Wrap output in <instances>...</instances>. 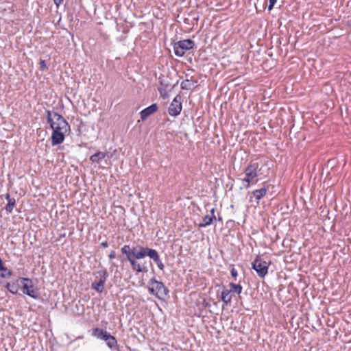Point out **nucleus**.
<instances>
[{
	"label": "nucleus",
	"mask_w": 351,
	"mask_h": 351,
	"mask_svg": "<svg viewBox=\"0 0 351 351\" xmlns=\"http://www.w3.org/2000/svg\"><path fill=\"white\" fill-rule=\"evenodd\" d=\"M277 0H269V5L268 6V10H271L274 8V4L276 3Z\"/></svg>",
	"instance_id": "obj_24"
},
{
	"label": "nucleus",
	"mask_w": 351,
	"mask_h": 351,
	"mask_svg": "<svg viewBox=\"0 0 351 351\" xmlns=\"http://www.w3.org/2000/svg\"><path fill=\"white\" fill-rule=\"evenodd\" d=\"M19 280H21L23 284L22 290L23 293L34 299L38 298L37 291L33 289V282L31 279L27 278H19Z\"/></svg>",
	"instance_id": "obj_7"
},
{
	"label": "nucleus",
	"mask_w": 351,
	"mask_h": 351,
	"mask_svg": "<svg viewBox=\"0 0 351 351\" xmlns=\"http://www.w3.org/2000/svg\"><path fill=\"white\" fill-rule=\"evenodd\" d=\"M231 292H232V290H228L226 287L223 288L221 294V299L223 302L224 304H228L231 302V300H232Z\"/></svg>",
	"instance_id": "obj_14"
},
{
	"label": "nucleus",
	"mask_w": 351,
	"mask_h": 351,
	"mask_svg": "<svg viewBox=\"0 0 351 351\" xmlns=\"http://www.w3.org/2000/svg\"><path fill=\"white\" fill-rule=\"evenodd\" d=\"M101 245L103 247H107L108 246V242L107 241H104V242H102L101 243Z\"/></svg>",
	"instance_id": "obj_29"
},
{
	"label": "nucleus",
	"mask_w": 351,
	"mask_h": 351,
	"mask_svg": "<svg viewBox=\"0 0 351 351\" xmlns=\"http://www.w3.org/2000/svg\"><path fill=\"white\" fill-rule=\"evenodd\" d=\"M40 68L41 70L46 69V63L45 60H41L39 62Z\"/></svg>",
	"instance_id": "obj_25"
},
{
	"label": "nucleus",
	"mask_w": 351,
	"mask_h": 351,
	"mask_svg": "<svg viewBox=\"0 0 351 351\" xmlns=\"http://www.w3.org/2000/svg\"><path fill=\"white\" fill-rule=\"evenodd\" d=\"M261 169L258 162L251 161L247 166L244 170L245 178L241 180L246 189L249 188L250 183L253 182L255 178L258 176Z\"/></svg>",
	"instance_id": "obj_4"
},
{
	"label": "nucleus",
	"mask_w": 351,
	"mask_h": 351,
	"mask_svg": "<svg viewBox=\"0 0 351 351\" xmlns=\"http://www.w3.org/2000/svg\"><path fill=\"white\" fill-rule=\"evenodd\" d=\"M268 263L265 261H262L260 258H256L252 263V267L254 269L258 276L264 278L268 272Z\"/></svg>",
	"instance_id": "obj_8"
},
{
	"label": "nucleus",
	"mask_w": 351,
	"mask_h": 351,
	"mask_svg": "<svg viewBox=\"0 0 351 351\" xmlns=\"http://www.w3.org/2000/svg\"><path fill=\"white\" fill-rule=\"evenodd\" d=\"M19 281H21V280H19V278L17 280L14 282H8L6 285V288L10 293L13 294H16L20 287Z\"/></svg>",
	"instance_id": "obj_16"
},
{
	"label": "nucleus",
	"mask_w": 351,
	"mask_h": 351,
	"mask_svg": "<svg viewBox=\"0 0 351 351\" xmlns=\"http://www.w3.org/2000/svg\"><path fill=\"white\" fill-rule=\"evenodd\" d=\"M106 156V153L97 152L90 157V160L93 162L99 163V162L104 159Z\"/></svg>",
	"instance_id": "obj_19"
},
{
	"label": "nucleus",
	"mask_w": 351,
	"mask_h": 351,
	"mask_svg": "<svg viewBox=\"0 0 351 351\" xmlns=\"http://www.w3.org/2000/svg\"><path fill=\"white\" fill-rule=\"evenodd\" d=\"M97 274L98 276H97L96 278H99V280L93 282L91 284V288L101 293L104 291V284L108 276V274L106 270L99 271Z\"/></svg>",
	"instance_id": "obj_6"
},
{
	"label": "nucleus",
	"mask_w": 351,
	"mask_h": 351,
	"mask_svg": "<svg viewBox=\"0 0 351 351\" xmlns=\"http://www.w3.org/2000/svg\"><path fill=\"white\" fill-rule=\"evenodd\" d=\"M159 81L160 86H158V90L161 97H166L168 96V90H171L174 85L170 82V80L168 76L162 75L160 77Z\"/></svg>",
	"instance_id": "obj_9"
},
{
	"label": "nucleus",
	"mask_w": 351,
	"mask_h": 351,
	"mask_svg": "<svg viewBox=\"0 0 351 351\" xmlns=\"http://www.w3.org/2000/svg\"><path fill=\"white\" fill-rule=\"evenodd\" d=\"M116 257V252L114 251H111L109 254L110 259H113Z\"/></svg>",
	"instance_id": "obj_27"
},
{
	"label": "nucleus",
	"mask_w": 351,
	"mask_h": 351,
	"mask_svg": "<svg viewBox=\"0 0 351 351\" xmlns=\"http://www.w3.org/2000/svg\"><path fill=\"white\" fill-rule=\"evenodd\" d=\"M15 205H16V200L13 197L12 199H9V201H8V204L6 205L5 209L7 212L12 213Z\"/></svg>",
	"instance_id": "obj_22"
},
{
	"label": "nucleus",
	"mask_w": 351,
	"mask_h": 351,
	"mask_svg": "<svg viewBox=\"0 0 351 351\" xmlns=\"http://www.w3.org/2000/svg\"><path fill=\"white\" fill-rule=\"evenodd\" d=\"M1 271L5 272V273L3 272L1 274V276L3 278L8 277V276H11V274H12V271L3 266V261L0 258V271Z\"/></svg>",
	"instance_id": "obj_21"
},
{
	"label": "nucleus",
	"mask_w": 351,
	"mask_h": 351,
	"mask_svg": "<svg viewBox=\"0 0 351 351\" xmlns=\"http://www.w3.org/2000/svg\"><path fill=\"white\" fill-rule=\"evenodd\" d=\"M195 46V43L191 39L180 40L173 45L175 55L178 57H182L185 51L191 49Z\"/></svg>",
	"instance_id": "obj_5"
},
{
	"label": "nucleus",
	"mask_w": 351,
	"mask_h": 351,
	"mask_svg": "<svg viewBox=\"0 0 351 351\" xmlns=\"http://www.w3.org/2000/svg\"><path fill=\"white\" fill-rule=\"evenodd\" d=\"M230 273H231L232 276L234 278H236L238 275L237 271L234 267L232 268Z\"/></svg>",
	"instance_id": "obj_26"
},
{
	"label": "nucleus",
	"mask_w": 351,
	"mask_h": 351,
	"mask_svg": "<svg viewBox=\"0 0 351 351\" xmlns=\"http://www.w3.org/2000/svg\"><path fill=\"white\" fill-rule=\"evenodd\" d=\"M47 114V122L53 130L51 134L52 145H57L62 143L65 138V134L70 131V125L66 119L58 112L46 111Z\"/></svg>",
	"instance_id": "obj_1"
},
{
	"label": "nucleus",
	"mask_w": 351,
	"mask_h": 351,
	"mask_svg": "<svg viewBox=\"0 0 351 351\" xmlns=\"http://www.w3.org/2000/svg\"><path fill=\"white\" fill-rule=\"evenodd\" d=\"M215 219H216V217L215 215V209L212 208L210 210V214H208L202 218V222L199 224V226L206 227L207 226H209L213 223V220Z\"/></svg>",
	"instance_id": "obj_13"
},
{
	"label": "nucleus",
	"mask_w": 351,
	"mask_h": 351,
	"mask_svg": "<svg viewBox=\"0 0 351 351\" xmlns=\"http://www.w3.org/2000/svg\"><path fill=\"white\" fill-rule=\"evenodd\" d=\"M151 249L152 248L143 247L140 245H135L132 246L125 245L121 247V251L126 256L128 261L131 265L132 270L137 273H147L148 271V268L145 263L141 264L138 263L136 259H141L147 256L149 254L147 252Z\"/></svg>",
	"instance_id": "obj_2"
},
{
	"label": "nucleus",
	"mask_w": 351,
	"mask_h": 351,
	"mask_svg": "<svg viewBox=\"0 0 351 351\" xmlns=\"http://www.w3.org/2000/svg\"><path fill=\"white\" fill-rule=\"evenodd\" d=\"M147 288L149 292L159 300H164L168 295V289L162 282L158 281L155 278L149 280Z\"/></svg>",
	"instance_id": "obj_3"
},
{
	"label": "nucleus",
	"mask_w": 351,
	"mask_h": 351,
	"mask_svg": "<svg viewBox=\"0 0 351 351\" xmlns=\"http://www.w3.org/2000/svg\"><path fill=\"white\" fill-rule=\"evenodd\" d=\"M182 110L181 97L177 95L172 101L169 107V113L171 116L178 115Z\"/></svg>",
	"instance_id": "obj_10"
},
{
	"label": "nucleus",
	"mask_w": 351,
	"mask_h": 351,
	"mask_svg": "<svg viewBox=\"0 0 351 351\" xmlns=\"http://www.w3.org/2000/svg\"><path fill=\"white\" fill-rule=\"evenodd\" d=\"M158 110V105L153 104L141 111V119L145 121L149 116L155 113Z\"/></svg>",
	"instance_id": "obj_12"
},
{
	"label": "nucleus",
	"mask_w": 351,
	"mask_h": 351,
	"mask_svg": "<svg viewBox=\"0 0 351 351\" xmlns=\"http://www.w3.org/2000/svg\"><path fill=\"white\" fill-rule=\"evenodd\" d=\"M105 341L107 342V346L109 347V348L112 350H119L117 341L114 336L109 334V335L108 336Z\"/></svg>",
	"instance_id": "obj_17"
},
{
	"label": "nucleus",
	"mask_w": 351,
	"mask_h": 351,
	"mask_svg": "<svg viewBox=\"0 0 351 351\" xmlns=\"http://www.w3.org/2000/svg\"><path fill=\"white\" fill-rule=\"evenodd\" d=\"M195 81L184 80L181 83V88L184 90H192L195 87Z\"/></svg>",
	"instance_id": "obj_20"
},
{
	"label": "nucleus",
	"mask_w": 351,
	"mask_h": 351,
	"mask_svg": "<svg viewBox=\"0 0 351 351\" xmlns=\"http://www.w3.org/2000/svg\"><path fill=\"white\" fill-rule=\"evenodd\" d=\"M53 2L58 7L63 2V0H53Z\"/></svg>",
	"instance_id": "obj_28"
},
{
	"label": "nucleus",
	"mask_w": 351,
	"mask_h": 351,
	"mask_svg": "<svg viewBox=\"0 0 351 351\" xmlns=\"http://www.w3.org/2000/svg\"><path fill=\"white\" fill-rule=\"evenodd\" d=\"M110 333L103 329L96 328L93 330L92 335L96 337L98 339L106 340Z\"/></svg>",
	"instance_id": "obj_15"
},
{
	"label": "nucleus",
	"mask_w": 351,
	"mask_h": 351,
	"mask_svg": "<svg viewBox=\"0 0 351 351\" xmlns=\"http://www.w3.org/2000/svg\"><path fill=\"white\" fill-rule=\"evenodd\" d=\"M230 287L231 288L232 292L237 293V294H240L242 291V287L240 285L234 284V282L230 283Z\"/></svg>",
	"instance_id": "obj_23"
},
{
	"label": "nucleus",
	"mask_w": 351,
	"mask_h": 351,
	"mask_svg": "<svg viewBox=\"0 0 351 351\" xmlns=\"http://www.w3.org/2000/svg\"><path fill=\"white\" fill-rule=\"evenodd\" d=\"M5 198L8 201H9V199H12L13 197H11L9 193H6V194L5 195Z\"/></svg>",
	"instance_id": "obj_30"
},
{
	"label": "nucleus",
	"mask_w": 351,
	"mask_h": 351,
	"mask_svg": "<svg viewBox=\"0 0 351 351\" xmlns=\"http://www.w3.org/2000/svg\"><path fill=\"white\" fill-rule=\"evenodd\" d=\"M269 189V186H263L260 189L255 190L252 192L253 195L256 197L257 200L263 198L267 193V191Z\"/></svg>",
	"instance_id": "obj_18"
},
{
	"label": "nucleus",
	"mask_w": 351,
	"mask_h": 351,
	"mask_svg": "<svg viewBox=\"0 0 351 351\" xmlns=\"http://www.w3.org/2000/svg\"><path fill=\"white\" fill-rule=\"evenodd\" d=\"M147 252L149 253L147 256H149L151 259L153 260V261L157 265L160 270L163 271L165 265L160 258L158 252L154 249H151Z\"/></svg>",
	"instance_id": "obj_11"
}]
</instances>
